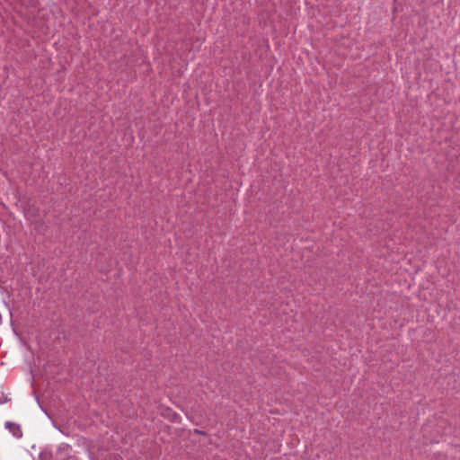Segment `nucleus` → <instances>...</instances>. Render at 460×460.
Returning a JSON list of instances; mask_svg holds the SVG:
<instances>
[{
  "label": "nucleus",
  "instance_id": "1",
  "mask_svg": "<svg viewBox=\"0 0 460 460\" xmlns=\"http://www.w3.org/2000/svg\"><path fill=\"white\" fill-rule=\"evenodd\" d=\"M5 428L17 438H22V431L19 424L7 421L5 422Z\"/></svg>",
  "mask_w": 460,
  "mask_h": 460
}]
</instances>
